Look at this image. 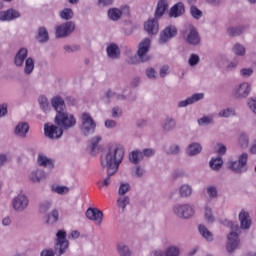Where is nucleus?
Wrapping results in <instances>:
<instances>
[{
    "instance_id": "12",
    "label": "nucleus",
    "mask_w": 256,
    "mask_h": 256,
    "mask_svg": "<svg viewBox=\"0 0 256 256\" xmlns=\"http://www.w3.org/2000/svg\"><path fill=\"white\" fill-rule=\"evenodd\" d=\"M177 37V27L173 25L166 26L163 31L160 32L158 43L160 45H165L173 38Z\"/></svg>"
},
{
    "instance_id": "16",
    "label": "nucleus",
    "mask_w": 256,
    "mask_h": 256,
    "mask_svg": "<svg viewBox=\"0 0 256 256\" xmlns=\"http://www.w3.org/2000/svg\"><path fill=\"white\" fill-rule=\"evenodd\" d=\"M144 30L150 36L157 35V33H159V20H158V18L154 17V18L148 19L144 23Z\"/></svg>"
},
{
    "instance_id": "40",
    "label": "nucleus",
    "mask_w": 256,
    "mask_h": 256,
    "mask_svg": "<svg viewBox=\"0 0 256 256\" xmlns=\"http://www.w3.org/2000/svg\"><path fill=\"white\" fill-rule=\"evenodd\" d=\"M129 161L134 165H138L140 161H143V154L139 150L132 151L129 155Z\"/></svg>"
},
{
    "instance_id": "20",
    "label": "nucleus",
    "mask_w": 256,
    "mask_h": 256,
    "mask_svg": "<svg viewBox=\"0 0 256 256\" xmlns=\"http://www.w3.org/2000/svg\"><path fill=\"white\" fill-rule=\"evenodd\" d=\"M28 55L29 50H27V48H20L14 57V65H16V67H23V64L27 61Z\"/></svg>"
},
{
    "instance_id": "4",
    "label": "nucleus",
    "mask_w": 256,
    "mask_h": 256,
    "mask_svg": "<svg viewBox=\"0 0 256 256\" xmlns=\"http://www.w3.org/2000/svg\"><path fill=\"white\" fill-rule=\"evenodd\" d=\"M182 39L192 47L201 45V35L193 25H188L182 30Z\"/></svg>"
},
{
    "instance_id": "62",
    "label": "nucleus",
    "mask_w": 256,
    "mask_h": 256,
    "mask_svg": "<svg viewBox=\"0 0 256 256\" xmlns=\"http://www.w3.org/2000/svg\"><path fill=\"white\" fill-rule=\"evenodd\" d=\"M142 159L144 157H153L155 155V149L153 148H145L143 151H141Z\"/></svg>"
},
{
    "instance_id": "14",
    "label": "nucleus",
    "mask_w": 256,
    "mask_h": 256,
    "mask_svg": "<svg viewBox=\"0 0 256 256\" xmlns=\"http://www.w3.org/2000/svg\"><path fill=\"white\" fill-rule=\"evenodd\" d=\"M44 135L48 139H61V137H63V130L61 127H59L57 125L45 124L44 125Z\"/></svg>"
},
{
    "instance_id": "9",
    "label": "nucleus",
    "mask_w": 256,
    "mask_h": 256,
    "mask_svg": "<svg viewBox=\"0 0 256 256\" xmlns=\"http://www.w3.org/2000/svg\"><path fill=\"white\" fill-rule=\"evenodd\" d=\"M172 211L180 219H190L195 215V206L191 204H175Z\"/></svg>"
},
{
    "instance_id": "51",
    "label": "nucleus",
    "mask_w": 256,
    "mask_h": 256,
    "mask_svg": "<svg viewBox=\"0 0 256 256\" xmlns=\"http://www.w3.org/2000/svg\"><path fill=\"white\" fill-rule=\"evenodd\" d=\"M106 172H107V176L104 178V180L99 181L97 183V185L100 189H102V187H109V185H111V177H113V175H115V174H109V171H106Z\"/></svg>"
},
{
    "instance_id": "55",
    "label": "nucleus",
    "mask_w": 256,
    "mask_h": 256,
    "mask_svg": "<svg viewBox=\"0 0 256 256\" xmlns=\"http://www.w3.org/2000/svg\"><path fill=\"white\" fill-rule=\"evenodd\" d=\"M131 191V185L129 183H121L118 189V195H125Z\"/></svg>"
},
{
    "instance_id": "21",
    "label": "nucleus",
    "mask_w": 256,
    "mask_h": 256,
    "mask_svg": "<svg viewBox=\"0 0 256 256\" xmlns=\"http://www.w3.org/2000/svg\"><path fill=\"white\" fill-rule=\"evenodd\" d=\"M51 105L56 113H64L65 111H67L65 100L61 96H54L51 99Z\"/></svg>"
},
{
    "instance_id": "6",
    "label": "nucleus",
    "mask_w": 256,
    "mask_h": 256,
    "mask_svg": "<svg viewBox=\"0 0 256 256\" xmlns=\"http://www.w3.org/2000/svg\"><path fill=\"white\" fill-rule=\"evenodd\" d=\"M55 123L58 127L62 129H73L75 125H77V119L73 114H69L67 111L56 113L55 116Z\"/></svg>"
},
{
    "instance_id": "22",
    "label": "nucleus",
    "mask_w": 256,
    "mask_h": 256,
    "mask_svg": "<svg viewBox=\"0 0 256 256\" xmlns=\"http://www.w3.org/2000/svg\"><path fill=\"white\" fill-rule=\"evenodd\" d=\"M205 97L203 93H196L193 94L192 96L188 97L186 100H182L178 102V108L181 109L183 107H189V105H193L197 103L198 101H201Z\"/></svg>"
},
{
    "instance_id": "27",
    "label": "nucleus",
    "mask_w": 256,
    "mask_h": 256,
    "mask_svg": "<svg viewBox=\"0 0 256 256\" xmlns=\"http://www.w3.org/2000/svg\"><path fill=\"white\" fill-rule=\"evenodd\" d=\"M162 129L167 133H169V131L177 129V121L175 120V118L167 116L162 123Z\"/></svg>"
},
{
    "instance_id": "58",
    "label": "nucleus",
    "mask_w": 256,
    "mask_h": 256,
    "mask_svg": "<svg viewBox=\"0 0 256 256\" xmlns=\"http://www.w3.org/2000/svg\"><path fill=\"white\" fill-rule=\"evenodd\" d=\"M64 51L66 53H77V51H81V46L80 45H65L64 46Z\"/></svg>"
},
{
    "instance_id": "26",
    "label": "nucleus",
    "mask_w": 256,
    "mask_h": 256,
    "mask_svg": "<svg viewBox=\"0 0 256 256\" xmlns=\"http://www.w3.org/2000/svg\"><path fill=\"white\" fill-rule=\"evenodd\" d=\"M245 31H249V25H240L227 29V33L230 37H239V35H243Z\"/></svg>"
},
{
    "instance_id": "48",
    "label": "nucleus",
    "mask_w": 256,
    "mask_h": 256,
    "mask_svg": "<svg viewBox=\"0 0 256 256\" xmlns=\"http://www.w3.org/2000/svg\"><path fill=\"white\" fill-rule=\"evenodd\" d=\"M238 143L242 149H247L249 147V135L241 133L238 138Z\"/></svg>"
},
{
    "instance_id": "37",
    "label": "nucleus",
    "mask_w": 256,
    "mask_h": 256,
    "mask_svg": "<svg viewBox=\"0 0 256 256\" xmlns=\"http://www.w3.org/2000/svg\"><path fill=\"white\" fill-rule=\"evenodd\" d=\"M59 221V211L54 209L50 214L46 216V224L47 225H55Z\"/></svg>"
},
{
    "instance_id": "11",
    "label": "nucleus",
    "mask_w": 256,
    "mask_h": 256,
    "mask_svg": "<svg viewBox=\"0 0 256 256\" xmlns=\"http://www.w3.org/2000/svg\"><path fill=\"white\" fill-rule=\"evenodd\" d=\"M75 31V22L67 21L58 25L55 29L56 38L63 39L65 37H69Z\"/></svg>"
},
{
    "instance_id": "17",
    "label": "nucleus",
    "mask_w": 256,
    "mask_h": 256,
    "mask_svg": "<svg viewBox=\"0 0 256 256\" xmlns=\"http://www.w3.org/2000/svg\"><path fill=\"white\" fill-rule=\"evenodd\" d=\"M86 217L90 221H95L98 225L103 223V211L97 208H88L86 211Z\"/></svg>"
},
{
    "instance_id": "45",
    "label": "nucleus",
    "mask_w": 256,
    "mask_h": 256,
    "mask_svg": "<svg viewBox=\"0 0 256 256\" xmlns=\"http://www.w3.org/2000/svg\"><path fill=\"white\" fill-rule=\"evenodd\" d=\"M190 15L193 17V19H196L199 21L201 17H203V11H201L195 4H190Z\"/></svg>"
},
{
    "instance_id": "30",
    "label": "nucleus",
    "mask_w": 256,
    "mask_h": 256,
    "mask_svg": "<svg viewBox=\"0 0 256 256\" xmlns=\"http://www.w3.org/2000/svg\"><path fill=\"white\" fill-rule=\"evenodd\" d=\"M185 13V4L178 2L170 9V17H181Z\"/></svg>"
},
{
    "instance_id": "24",
    "label": "nucleus",
    "mask_w": 256,
    "mask_h": 256,
    "mask_svg": "<svg viewBox=\"0 0 256 256\" xmlns=\"http://www.w3.org/2000/svg\"><path fill=\"white\" fill-rule=\"evenodd\" d=\"M27 133H29V124L27 122H19L14 129L16 137L25 139V137H27Z\"/></svg>"
},
{
    "instance_id": "50",
    "label": "nucleus",
    "mask_w": 256,
    "mask_h": 256,
    "mask_svg": "<svg viewBox=\"0 0 256 256\" xmlns=\"http://www.w3.org/2000/svg\"><path fill=\"white\" fill-rule=\"evenodd\" d=\"M204 217L208 223H213L215 217H213V210L209 206L204 207Z\"/></svg>"
},
{
    "instance_id": "5",
    "label": "nucleus",
    "mask_w": 256,
    "mask_h": 256,
    "mask_svg": "<svg viewBox=\"0 0 256 256\" xmlns=\"http://www.w3.org/2000/svg\"><path fill=\"white\" fill-rule=\"evenodd\" d=\"M248 160H249V154L244 152L238 157V160H229L227 162L228 169H230V171H233V173H237L238 175H241V173H247Z\"/></svg>"
},
{
    "instance_id": "42",
    "label": "nucleus",
    "mask_w": 256,
    "mask_h": 256,
    "mask_svg": "<svg viewBox=\"0 0 256 256\" xmlns=\"http://www.w3.org/2000/svg\"><path fill=\"white\" fill-rule=\"evenodd\" d=\"M209 165L213 171H219L220 168L223 167V158L220 156L212 158L209 162Z\"/></svg>"
},
{
    "instance_id": "19",
    "label": "nucleus",
    "mask_w": 256,
    "mask_h": 256,
    "mask_svg": "<svg viewBox=\"0 0 256 256\" xmlns=\"http://www.w3.org/2000/svg\"><path fill=\"white\" fill-rule=\"evenodd\" d=\"M106 55L108 59H120L121 58V49L119 48V45L116 43H110L106 47Z\"/></svg>"
},
{
    "instance_id": "49",
    "label": "nucleus",
    "mask_w": 256,
    "mask_h": 256,
    "mask_svg": "<svg viewBox=\"0 0 256 256\" xmlns=\"http://www.w3.org/2000/svg\"><path fill=\"white\" fill-rule=\"evenodd\" d=\"M117 249L120 256H131V249H129V246L120 243L118 244Z\"/></svg>"
},
{
    "instance_id": "61",
    "label": "nucleus",
    "mask_w": 256,
    "mask_h": 256,
    "mask_svg": "<svg viewBox=\"0 0 256 256\" xmlns=\"http://www.w3.org/2000/svg\"><path fill=\"white\" fill-rule=\"evenodd\" d=\"M146 76L148 77V79L155 80L157 79V71L155 70V68H147Z\"/></svg>"
},
{
    "instance_id": "31",
    "label": "nucleus",
    "mask_w": 256,
    "mask_h": 256,
    "mask_svg": "<svg viewBox=\"0 0 256 256\" xmlns=\"http://www.w3.org/2000/svg\"><path fill=\"white\" fill-rule=\"evenodd\" d=\"M179 195L183 199H187L193 195V187L189 184H182L179 188Z\"/></svg>"
},
{
    "instance_id": "32",
    "label": "nucleus",
    "mask_w": 256,
    "mask_h": 256,
    "mask_svg": "<svg viewBox=\"0 0 256 256\" xmlns=\"http://www.w3.org/2000/svg\"><path fill=\"white\" fill-rule=\"evenodd\" d=\"M37 163L40 167H48V169H53V160L47 158L43 154L38 155Z\"/></svg>"
},
{
    "instance_id": "29",
    "label": "nucleus",
    "mask_w": 256,
    "mask_h": 256,
    "mask_svg": "<svg viewBox=\"0 0 256 256\" xmlns=\"http://www.w3.org/2000/svg\"><path fill=\"white\" fill-rule=\"evenodd\" d=\"M36 40L38 43L49 42V31L45 28V26H40L38 28V34L36 36Z\"/></svg>"
},
{
    "instance_id": "57",
    "label": "nucleus",
    "mask_w": 256,
    "mask_h": 256,
    "mask_svg": "<svg viewBox=\"0 0 256 256\" xmlns=\"http://www.w3.org/2000/svg\"><path fill=\"white\" fill-rule=\"evenodd\" d=\"M115 3V0H97V6L101 9H105L107 7H111Z\"/></svg>"
},
{
    "instance_id": "33",
    "label": "nucleus",
    "mask_w": 256,
    "mask_h": 256,
    "mask_svg": "<svg viewBox=\"0 0 256 256\" xmlns=\"http://www.w3.org/2000/svg\"><path fill=\"white\" fill-rule=\"evenodd\" d=\"M123 17V11L119 8H110L108 10V19L110 21H119Z\"/></svg>"
},
{
    "instance_id": "60",
    "label": "nucleus",
    "mask_w": 256,
    "mask_h": 256,
    "mask_svg": "<svg viewBox=\"0 0 256 256\" xmlns=\"http://www.w3.org/2000/svg\"><path fill=\"white\" fill-rule=\"evenodd\" d=\"M251 75H253L252 68H242L240 70V77H243V79H248V77H251Z\"/></svg>"
},
{
    "instance_id": "43",
    "label": "nucleus",
    "mask_w": 256,
    "mask_h": 256,
    "mask_svg": "<svg viewBox=\"0 0 256 256\" xmlns=\"http://www.w3.org/2000/svg\"><path fill=\"white\" fill-rule=\"evenodd\" d=\"M200 235L206 239V241H213V233L205 227V225H199L198 227Z\"/></svg>"
},
{
    "instance_id": "8",
    "label": "nucleus",
    "mask_w": 256,
    "mask_h": 256,
    "mask_svg": "<svg viewBox=\"0 0 256 256\" xmlns=\"http://www.w3.org/2000/svg\"><path fill=\"white\" fill-rule=\"evenodd\" d=\"M251 91V83L242 82L232 89L231 95L235 101H243V99H247L251 95Z\"/></svg>"
},
{
    "instance_id": "44",
    "label": "nucleus",
    "mask_w": 256,
    "mask_h": 256,
    "mask_svg": "<svg viewBox=\"0 0 256 256\" xmlns=\"http://www.w3.org/2000/svg\"><path fill=\"white\" fill-rule=\"evenodd\" d=\"M237 112L235 108H225L218 113V117H224L225 119H229V117H235Z\"/></svg>"
},
{
    "instance_id": "52",
    "label": "nucleus",
    "mask_w": 256,
    "mask_h": 256,
    "mask_svg": "<svg viewBox=\"0 0 256 256\" xmlns=\"http://www.w3.org/2000/svg\"><path fill=\"white\" fill-rule=\"evenodd\" d=\"M198 125L200 127H205L207 125H213V117L203 116L202 118L198 119Z\"/></svg>"
},
{
    "instance_id": "54",
    "label": "nucleus",
    "mask_w": 256,
    "mask_h": 256,
    "mask_svg": "<svg viewBox=\"0 0 256 256\" xmlns=\"http://www.w3.org/2000/svg\"><path fill=\"white\" fill-rule=\"evenodd\" d=\"M233 53H235L238 57L245 56V46L241 44H235L233 47Z\"/></svg>"
},
{
    "instance_id": "56",
    "label": "nucleus",
    "mask_w": 256,
    "mask_h": 256,
    "mask_svg": "<svg viewBox=\"0 0 256 256\" xmlns=\"http://www.w3.org/2000/svg\"><path fill=\"white\" fill-rule=\"evenodd\" d=\"M201 61V58L197 54H191L190 58L188 60V64L190 67H195V65H199V62Z\"/></svg>"
},
{
    "instance_id": "7",
    "label": "nucleus",
    "mask_w": 256,
    "mask_h": 256,
    "mask_svg": "<svg viewBox=\"0 0 256 256\" xmlns=\"http://www.w3.org/2000/svg\"><path fill=\"white\" fill-rule=\"evenodd\" d=\"M95 129H97V123L91 117V114L84 112L81 116V125L80 131L84 137H89V135H93L95 133Z\"/></svg>"
},
{
    "instance_id": "46",
    "label": "nucleus",
    "mask_w": 256,
    "mask_h": 256,
    "mask_svg": "<svg viewBox=\"0 0 256 256\" xmlns=\"http://www.w3.org/2000/svg\"><path fill=\"white\" fill-rule=\"evenodd\" d=\"M206 193L209 197V199H217L219 197V190H217V186L215 185H210L206 187Z\"/></svg>"
},
{
    "instance_id": "25",
    "label": "nucleus",
    "mask_w": 256,
    "mask_h": 256,
    "mask_svg": "<svg viewBox=\"0 0 256 256\" xmlns=\"http://www.w3.org/2000/svg\"><path fill=\"white\" fill-rule=\"evenodd\" d=\"M201 151H203V146H201V144L198 142L190 143L186 147V154L188 155V157H195L199 155Z\"/></svg>"
},
{
    "instance_id": "15",
    "label": "nucleus",
    "mask_w": 256,
    "mask_h": 256,
    "mask_svg": "<svg viewBox=\"0 0 256 256\" xmlns=\"http://www.w3.org/2000/svg\"><path fill=\"white\" fill-rule=\"evenodd\" d=\"M181 248L177 245H169L166 247L165 251L158 249L151 253V256H180Z\"/></svg>"
},
{
    "instance_id": "35",
    "label": "nucleus",
    "mask_w": 256,
    "mask_h": 256,
    "mask_svg": "<svg viewBox=\"0 0 256 256\" xmlns=\"http://www.w3.org/2000/svg\"><path fill=\"white\" fill-rule=\"evenodd\" d=\"M38 103L43 113H49V111H51V106L49 105V99H47L46 96H40L38 98Z\"/></svg>"
},
{
    "instance_id": "39",
    "label": "nucleus",
    "mask_w": 256,
    "mask_h": 256,
    "mask_svg": "<svg viewBox=\"0 0 256 256\" xmlns=\"http://www.w3.org/2000/svg\"><path fill=\"white\" fill-rule=\"evenodd\" d=\"M100 141H101V136L93 137L90 140L89 148H90L91 155H94L95 153H97V151H99V142Z\"/></svg>"
},
{
    "instance_id": "18",
    "label": "nucleus",
    "mask_w": 256,
    "mask_h": 256,
    "mask_svg": "<svg viewBox=\"0 0 256 256\" xmlns=\"http://www.w3.org/2000/svg\"><path fill=\"white\" fill-rule=\"evenodd\" d=\"M21 17V12L13 8L6 11H0V21H15Z\"/></svg>"
},
{
    "instance_id": "28",
    "label": "nucleus",
    "mask_w": 256,
    "mask_h": 256,
    "mask_svg": "<svg viewBox=\"0 0 256 256\" xmlns=\"http://www.w3.org/2000/svg\"><path fill=\"white\" fill-rule=\"evenodd\" d=\"M168 7H169V5L167 4L166 0H159L157 3L154 17L156 19H161V16L165 15V11H166V9H168Z\"/></svg>"
},
{
    "instance_id": "63",
    "label": "nucleus",
    "mask_w": 256,
    "mask_h": 256,
    "mask_svg": "<svg viewBox=\"0 0 256 256\" xmlns=\"http://www.w3.org/2000/svg\"><path fill=\"white\" fill-rule=\"evenodd\" d=\"M123 115V110L121 109V107L119 106H115L113 109H112V117L113 119H119V117Z\"/></svg>"
},
{
    "instance_id": "47",
    "label": "nucleus",
    "mask_w": 256,
    "mask_h": 256,
    "mask_svg": "<svg viewBox=\"0 0 256 256\" xmlns=\"http://www.w3.org/2000/svg\"><path fill=\"white\" fill-rule=\"evenodd\" d=\"M181 153V146L179 144H171L168 149L166 150V155H180Z\"/></svg>"
},
{
    "instance_id": "36",
    "label": "nucleus",
    "mask_w": 256,
    "mask_h": 256,
    "mask_svg": "<svg viewBox=\"0 0 256 256\" xmlns=\"http://www.w3.org/2000/svg\"><path fill=\"white\" fill-rule=\"evenodd\" d=\"M53 202L51 200H44L39 203L38 211L40 215H46L49 213V209H51Z\"/></svg>"
},
{
    "instance_id": "13",
    "label": "nucleus",
    "mask_w": 256,
    "mask_h": 256,
    "mask_svg": "<svg viewBox=\"0 0 256 256\" xmlns=\"http://www.w3.org/2000/svg\"><path fill=\"white\" fill-rule=\"evenodd\" d=\"M14 211L23 213L29 207V198L25 194H18L12 201Z\"/></svg>"
},
{
    "instance_id": "38",
    "label": "nucleus",
    "mask_w": 256,
    "mask_h": 256,
    "mask_svg": "<svg viewBox=\"0 0 256 256\" xmlns=\"http://www.w3.org/2000/svg\"><path fill=\"white\" fill-rule=\"evenodd\" d=\"M59 15L60 18L63 19V21H71V19L75 17V13L71 8H64L62 11L59 12Z\"/></svg>"
},
{
    "instance_id": "34",
    "label": "nucleus",
    "mask_w": 256,
    "mask_h": 256,
    "mask_svg": "<svg viewBox=\"0 0 256 256\" xmlns=\"http://www.w3.org/2000/svg\"><path fill=\"white\" fill-rule=\"evenodd\" d=\"M29 177L32 183H41L42 179H45V172L43 170H34Z\"/></svg>"
},
{
    "instance_id": "53",
    "label": "nucleus",
    "mask_w": 256,
    "mask_h": 256,
    "mask_svg": "<svg viewBox=\"0 0 256 256\" xmlns=\"http://www.w3.org/2000/svg\"><path fill=\"white\" fill-rule=\"evenodd\" d=\"M118 207L122 209V211H125V207L129 204V197L128 196H121L117 200Z\"/></svg>"
},
{
    "instance_id": "23",
    "label": "nucleus",
    "mask_w": 256,
    "mask_h": 256,
    "mask_svg": "<svg viewBox=\"0 0 256 256\" xmlns=\"http://www.w3.org/2000/svg\"><path fill=\"white\" fill-rule=\"evenodd\" d=\"M240 229H251L252 221L249 212L241 210L239 213Z\"/></svg>"
},
{
    "instance_id": "1",
    "label": "nucleus",
    "mask_w": 256,
    "mask_h": 256,
    "mask_svg": "<svg viewBox=\"0 0 256 256\" xmlns=\"http://www.w3.org/2000/svg\"><path fill=\"white\" fill-rule=\"evenodd\" d=\"M125 151L122 147L111 146L100 158L101 167L108 171L109 175H115L119 171V165L123 163Z\"/></svg>"
},
{
    "instance_id": "3",
    "label": "nucleus",
    "mask_w": 256,
    "mask_h": 256,
    "mask_svg": "<svg viewBox=\"0 0 256 256\" xmlns=\"http://www.w3.org/2000/svg\"><path fill=\"white\" fill-rule=\"evenodd\" d=\"M224 227H228L231 229V232L227 235V242H226V250L227 253L232 255L235 253L241 245V240L239 239V233H241V228H239V224L237 222H233L230 220H224L223 222Z\"/></svg>"
},
{
    "instance_id": "10",
    "label": "nucleus",
    "mask_w": 256,
    "mask_h": 256,
    "mask_svg": "<svg viewBox=\"0 0 256 256\" xmlns=\"http://www.w3.org/2000/svg\"><path fill=\"white\" fill-rule=\"evenodd\" d=\"M149 49H151V39L144 38L138 46L137 55L140 63H147L151 61V55H149Z\"/></svg>"
},
{
    "instance_id": "59",
    "label": "nucleus",
    "mask_w": 256,
    "mask_h": 256,
    "mask_svg": "<svg viewBox=\"0 0 256 256\" xmlns=\"http://www.w3.org/2000/svg\"><path fill=\"white\" fill-rule=\"evenodd\" d=\"M52 191L58 195H65V193H69V188L67 186H56L52 188Z\"/></svg>"
},
{
    "instance_id": "2",
    "label": "nucleus",
    "mask_w": 256,
    "mask_h": 256,
    "mask_svg": "<svg viewBox=\"0 0 256 256\" xmlns=\"http://www.w3.org/2000/svg\"><path fill=\"white\" fill-rule=\"evenodd\" d=\"M69 250V240H67V232L59 230L56 233V240L53 249H43L40 256H63Z\"/></svg>"
},
{
    "instance_id": "41",
    "label": "nucleus",
    "mask_w": 256,
    "mask_h": 256,
    "mask_svg": "<svg viewBox=\"0 0 256 256\" xmlns=\"http://www.w3.org/2000/svg\"><path fill=\"white\" fill-rule=\"evenodd\" d=\"M34 69H35V60H33L31 57H28L25 60V67H24L25 75H31Z\"/></svg>"
},
{
    "instance_id": "64",
    "label": "nucleus",
    "mask_w": 256,
    "mask_h": 256,
    "mask_svg": "<svg viewBox=\"0 0 256 256\" xmlns=\"http://www.w3.org/2000/svg\"><path fill=\"white\" fill-rule=\"evenodd\" d=\"M248 107L254 115H256V98H249L247 101Z\"/></svg>"
}]
</instances>
